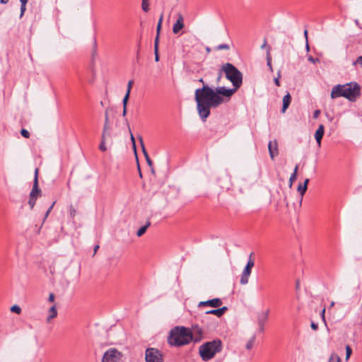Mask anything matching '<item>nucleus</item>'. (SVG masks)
<instances>
[{
  "mask_svg": "<svg viewBox=\"0 0 362 362\" xmlns=\"http://www.w3.org/2000/svg\"><path fill=\"white\" fill-rule=\"evenodd\" d=\"M36 199H37L35 197H30L29 196L28 204H29V206H30L31 209H33L34 206L35 205Z\"/></svg>",
  "mask_w": 362,
  "mask_h": 362,
  "instance_id": "nucleus-26",
  "label": "nucleus"
},
{
  "mask_svg": "<svg viewBox=\"0 0 362 362\" xmlns=\"http://www.w3.org/2000/svg\"><path fill=\"white\" fill-rule=\"evenodd\" d=\"M151 223L148 221L146 224L142 227H141L136 232V235L139 237L142 236L146 231L147 228L150 226Z\"/></svg>",
  "mask_w": 362,
  "mask_h": 362,
  "instance_id": "nucleus-20",
  "label": "nucleus"
},
{
  "mask_svg": "<svg viewBox=\"0 0 362 362\" xmlns=\"http://www.w3.org/2000/svg\"><path fill=\"white\" fill-rule=\"evenodd\" d=\"M308 60L309 62H310L313 63V64H315V63H317V62H320L319 59H317V58H314V57H313L312 56H309V57H308Z\"/></svg>",
  "mask_w": 362,
  "mask_h": 362,
  "instance_id": "nucleus-39",
  "label": "nucleus"
},
{
  "mask_svg": "<svg viewBox=\"0 0 362 362\" xmlns=\"http://www.w3.org/2000/svg\"><path fill=\"white\" fill-rule=\"evenodd\" d=\"M120 359L121 353L115 349H110L105 353L102 362H119Z\"/></svg>",
  "mask_w": 362,
  "mask_h": 362,
  "instance_id": "nucleus-7",
  "label": "nucleus"
},
{
  "mask_svg": "<svg viewBox=\"0 0 362 362\" xmlns=\"http://www.w3.org/2000/svg\"><path fill=\"white\" fill-rule=\"evenodd\" d=\"M310 327L313 329L314 330H317V328H318V325L317 323L314 322H311V325H310Z\"/></svg>",
  "mask_w": 362,
  "mask_h": 362,
  "instance_id": "nucleus-46",
  "label": "nucleus"
},
{
  "mask_svg": "<svg viewBox=\"0 0 362 362\" xmlns=\"http://www.w3.org/2000/svg\"><path fill=\"white\" fill-rule=\"evenodd\" d=\"M184 18L182 14H178V18L175 23L173 26V32L177 34L184 28Z\"/></svg>",
  "mask_w": 362,
  "mask_h": 362,
  "instance_id": "nucleus-12",
  "label": "nucleus"
},
{
  "mask_svg": "<svg viewBox=\"0 0 362 362\" xmlns=\"http://www.w3.org/2000/svg\"><path fill=\"white\" fill-rule=\"evenodd\" d=\"M158 43H159V34L156 35L155 42H154V49H156V51L158 50Z\"/></svg>",
  "mask_w": 362,
  "mask_h": 362,
  "instance_id": "nucleus-35",
  "label": "nucleus"
},
{
  "mask_svg": "<svg viewBox=\"0 0 362 362\" xmlns=\"http://www.w3.org/2000/svg\"><path fill=\"white\" fill-rule=\"evenodd\" d=\"M228 310V308L226 306H223L221 308H218V309H214V310H207L205 312V314L206 315H209V314H211V315H216L217 317H221L226 311Z\"/></svg>",
  "mask_w": 362,
  "mask_h": 362,
  "instance_id": "nucleus-13",
  "label": "nucleus"
},
{
  "mask_svg": "<svg viewBox=\"0 0 362 362\" xmlns=\"http://www.w3.org/2000/svg\"><path fill=\"white\" fill-rule=\"evenodd\" d=\"M21 1V5H26L28 0H20Z\"/></svg>",
  "mask_w": 362,
  "mask_h": 362,
  "instance_id": "nucleus-55",
  "label": "nucleus"
},
{
  "mask_svg": "<svg viewBox=\"0 0 362 362\" xmlns=\"http://www.w3.org/2000/svg\"><path fill=\"white\" fill-rule=\"evenodd\" d=\"M163 14L160 16V18H159V21H158V25H157V34H160V28H161V25H162V21H163Z\"/></svg>",
  "mask_w": 362,
  "mask_h": 362,
  "instance_id": "nucleus-30",
  "label": "nucleus"
},
{
  "mask_svg": "<svg viewBox=\"0 0 362 362\" xmlns=\"http://www.w3.org/2000/svg\"><path fill=\"white\" fill-rule=\"evenodd\" d=\"M57 316V310L55 305H52L49 310V315L47 318V322H50L52 319Z\"/></svg>",
  "mask_w": 362,
  "mask_h": 362,
  "instance_id": "nucleus-18",
  "label": "nucleus"
},
{
  "mask_svg": "<svg viewBox=\"0 0 362 362\" xmlns=\"http://www.w3.org/2000/svg\"><path fill=\"white\" fill-rule=\"evenodd\" d=\"M108 121H109L108 111H107V110H106L105 112V122H108Z\"/></svg>",
  "mask_w": 362,
  "mask_h": 362,
  "instance_id": "nucleus-50",
  "label": "nucleus"
},
{
  "mask_svg": "<svg viewBox=\"0 0 362 362\" xmlns=\"http://www.w3.org/2000/svg\"><path fill=\"white\" fill-rule=\"evenodd\" d=\"M11 310L13 313H16L17 314H20L21 312V308L18 306V305H13L11 308Z\"/></svg>",
  "mask_w": 362,
  "mask_h": 362,
  "instance_id": "nucleus-27",
  "label": "nucleus"
},
{
  "mask_svg": "<svg viewBox=\"0 0 362 362\" xmlns=\"http://www.w3.org/2000/svg\"><path fill=\"white\" fill-rule=\"evenodd\" d=\"M325 308H324L321 312V316L324 321H325Z\"/></svg>",
  "mask_w": 362,
  "mask_h": 362,
  "instance_id": "nucleus-54",
  "label": "nucleus"
},
{
  "mask_svg": "<svg viewBox=\"0 0 362 362\" xmlns=\"http://www.w3.org/2000/svg\"><path fill=\"white\" fill-rule=\"evenodd\" d=\"M279 77H280V73L278 74V77L274 78V83L277 86H280V81H279Z\"/></svg>",
  "mask_w": 362,
  "mask_h": 362,
  "instance_id": "nucleus-44",
  "label": "nucleus"
},
{
  "mask_svg": "<svg viewBox=\"0 0 362 362\" xmlns=\"http://www.w3.org/2000/svg\"><path fill=\"white\" fill-rule=\"evenodd\" d=\"M199 82H200V83H202L203 84L202 88H203L204 86H209L208 84H206V83L204 81V80H203V78H199Z\"/></svg>",
  "mask_w": 362,
  "mask_h": 362,
  "instance_id": "nucleus-53",
  "label": "nucleus"
},
{
  "mask_svg": "<svg viewBox=\"0 0 362 362\" xmlns=\"http://www.w3.org/2000/svg\"><path fill=\"white\" fill-rule=\"evenodd\" d=\"M269 156L272 160L279 155V144L276 139L270 141L268 144Z\"/></svg>",
  "mask_w": 362,
  "mask_h": 362,
  "instance_id": "nucleus-9",
  "label": "nucleus"
},
{
  "mask_svg": "<svg viewBox=\"0 0 362 362\" xmlns=\"http://www.w3.org/2000/svg\"><path fill=\"white\" fill-rule=\"evenodd\" d=\"M127 115V107H123V112H122V116L125 117Z\"/></svg>",
  "mask_w": 362,
  "mask_h": 362,
  "instance_id": "nucleus-56",
  "label": "nucleus"
},
{
  "mask_svg": "<svg viewBox=\"0 0 362 362\" xmlns=\"http://www.w3.org/2000/svg\"><path fill=\"white\" fill-rule=\"evenodd\" d=\"M222 71L226 78L232 83L233 88H227L225 86L213 88L209 86H204L195 90L197 110L203 122H205L210 115L211 108H216L221 104L228 103L243 84V74L233 64H223Z\"/></svg>",
  "mask_w": 362,
  "mask_h": 362,
  "instance_id": "nucleus-1",
  "label": "nucleus"
},
{
  "mask_svg": "<svg viewBox=\"0 0 362 362\" xmlns=\"http://www.w3.org/2000/svg\"><path fill=\"white\" fill-rule=\"evenodd\" d=\"M334 305V302L332 301L330 304V308H332Z\"/></svg>",
  "mask_w": 362,
  "mask_h": 362,
  "instance_id": "nucleus-63",
  "label": "nucleus"
},
{
  "mask_svg": "<svg viewBox=\"0 0 362 362\" xmlns=\"http://www.w3.org/2000/svg\"><path fill=\"white\" fill-rule=\"evenodd\" d=\"M38 169L36 168L35 170V177L33 180V185L32 190L30 193V197H35L36 199L38 197L41 196V189L38 187Z\"/></svg>",
  "mask_w": 362,
  "mask_h": 362,
  "instance_id": "nucleus-8",
  "label": "nucleus"
},
{
  "mask_svg": "<svg viewBox=\"0 0 362 362\" xmlns=\"http://www.w3.org/2000/svg\"><path fill=\"white\" fill-rule=\"evenodd\" d=\"M352 354V349L349 345L346 346V361H348L351 355Z\"/></svg>",
  "mask_w": 362,
  "mask_h": 362,
  "instance_id": "nucleus-24",
  "label": "nucleus"
},
{
  "mask_svg": "<svg viewBox=\"0 0 362 362\" xmlns=\"http://www.w3.org/2000/svg\"><path fill=\"white\" fill-rule=\"evenodd\" d=\"M99 148L102 151H105L107 150V148H106V146H105V134H104V133H103V135H102V140H101L100 144L99 146Z\"/></svg>",
  "mask_w": 362,
  "mask_h": 362,
  "instance_id": "nucleus-25",
  "label": "nucleus"
},
{
  "mask_svg": "<svg viewBox=\"0 0 362 362\" xmlns=\"http://www.w3.org/2000/svg\"><path fill=\"white\" fill-rule=\"evenodd\" d=\"M320 114V110H315L313 112V118L317 119L319 117Z\"/></svg>",
  "mask_w": 362,
  "mask_h": 362,
  "instance_id": "nucleus-43",
  "label": "nucleus"
},
{
  "mask_svg": "<svg viewBox=\"0 0 362 362\" xmlns=\"http://www.w3.org/2000/svg\"><path fill=\"white\" fill-rule=\"evenodd\" d=\"M168 341L175 346L186 345L192 341V333L189 328L176 327L170 331Z\"/></svg>",
  "mask_w": 362,
  "mask_h": 362,
  "instance_id": "nucleus-3",
  "label": "nucleus"
},
{
  "mask_svg": "<svg viewBox=\"0 0 362 362\" xmlns=\"http://www.w3.org/2000/svg\"><path fill=\"white\" fill-rule=\"evenodd\" d=\"M206 51H207V52H210V49H209V47H208V48H206Z\"/></svg>",
  "mask_w": 362,
  "mask_h": 362,
  "instance_id": "nucleus-64",
  "label": "nucleus"
},
{
  "mask_svg": "<svg viewBox=\"0 0 362 362\" xmlns=\"http://www.w3.org/2000/svg\"><path fill=\"white\" fill-rule=\"evenodd\" d=\"M297 175H296V173H292L291 175V177L289 178V186L291 187L293 182L296 180Z\"/></svg>",
  "mask_w": 362,
  "mask_h": 362,
  "instance_id": "nucleus-32",
  "label": "nucleus"
},
{
  "mask_svg": "<svg viewBox=\"0 0 362 362\" xmlns=\"http://www.w3.org/2000/svg\"><path fill=\"white\" fill-rule=\"evenodd\" d=\"M304 36H305V40L307 41L308 40V30H304Z\"/></svg>",
  "mask_w": 362,
  "mask_h": 362,
  "instance_id": "nucleus-58",
  "label": "nucleus"
},
{
  "mask_svg": "<svg viewBox=\"0 0 362 362\" xmlns=\"http://www.w3.org/2000/svg\"><path fill=\"white\" fill-rule=\"evenodd\" d=\"M308 182H309V179L307 178L305 180L303 184H300L298 187V192H299V194L300 195V204L302 203V201H303V197L307 191Z\"/></svg>",
  "mask_w": 362,
  "mask_h": 362,
  "instance_id": "nucleus-15",
  "label": "nucleus"
},
{
  "mask_svg": "<svg viewBox=\"0 0 362 362\" xmlns=\"http://www.w3.org/2000/svg\"><path fill=\"white\" fill-rule=\"evenodd\" d=\"M298 169V165H296L294 168L293 173H296V175H297Z\"/></svg>",
  "mask_w": 362,
  "mask_h": 362,
  "instance_id": "nucleus-57",
  "label": "nucleus"
},
{
  "mask_svg": "<svg viewBox=\"0 0 362 362\" xmlns=\"http://www.w3.org/2000/svg\"><path fill=\"white\" fill-rule=\"evenodd\" d=\"M361 87L357 83H349L344 85L334 86L331 92V98L344 97L354 102L360 95Z\"/></svg>",
  "mask_w": 362,
  "mask_h": 362,
  "instance_id": "nucleus-2",
  "label": "nucleus"
},
{
  "mask_svg": "<svg viewBox=\"0 0 362 362\" xmlns=\"http://www.w3.org/2000/svg\"><path fill=\"white\" fill-rule=\"evenodd\" d=\"M223 73H224V72H223V71H222V67H221L219 69V71L218 72V76L216 77V83H218L221 81V78L223 77Z\"/></svg>",
  "mask_w": 362,
  "mask_h": 362,
  "instance_id": "nucleus-31",
  "label": "nucleus"
},
{
  "mask_svg": "<svg viewBox=\"0 0 362 362\" xmlns=\"http://www.w3.org/2000/svg\"><path fill=\"white\" fill-rule=\"evenodd\" d=\"M21 134L22 135V136L28 139L30 137V133L28 130L25 129H22L21 131Z\"/></svg>",
  "mask_w": 362,
  "mask_h": 362,
  "instance_id": "nucleus-33",
  "label": "nucleus"
},
{
  "mask_svg": "<svg viewBox=\"0 0 362 362\" xmlns=\"http://www.w3.org/2000/svg\"><path fill=\"white\" fill-rule=\"evenodd\" d=\"M138 170H139V176H140V177H142V174H141V170H140V166H139V165H138Z\"/></svg>",
  "mask_w": 362,
  "mask_h": 362,
  "instance_id": "nucleus-61",
  "label": "nucleus"
},
{
  "mask_svg": "<svg viewBox=\"0 0 362 362\" xmlns=\"http://www.w3.org/2000/svg\"><path fill=\"white\" fill-rule=\"evenodd\" d=\"M270 51H271V47H268L267 51V64L269 66V70L271 71H272L273 70H272V56L270 54Z\"/></svg>",
  "mask_w": 362,
  "mask_h": 362,
  "instance_id": "nucleus-21",
  "label": "nucleus"
},
{
  "mask_svg": "<svg viewBox=\"0 0 362 362\" xmlns=\"http://www.w3.org/2000/svg\"><path fill=\"white\" fill-rule=\"evenodd\" d=\"M145 158H146V163H147V164L148 165V166L152 167V165H153V162H152V160H151V158H150L149 156H147V157H145Z\"/></svg>",
  "mask_w": 362,
  "mask_h": 362,
  "instance_id": "nucleus-42",
  "label": "nucleus"
},
{
  "mask_svg": "<svg viewBox=\"0 0 362 362\" xmlns=\"http://www.w3.org/2000/svg\"><path fill=\"white\" fill-rule=\"evenodd\" d=\"M357 64H358V65H360L361 66H362V56L358 57L356 59V61H354V62H353V65H354V66H356V65H357Z\"/></svg>",
  "mask_w": 362,
  "mask_h": 362,
  "instance_id": "nucleus-34",
  "label": "nucleus"
},
{
  "mask_svg": "<svg viewBox=\"0 0 362 362\" xmlns=\"http://www.w3.org/2000/svg\"><path fill=\"white\" fill-rule=\"evenodd\" d=\"M139 141H140V144H141L142 152H143V154H144V157L148 156V154L147 151H146V149L145 148V146H144L142 137L141 136H139Z\"/></svg>",
  "mask_w": 362,
  "mask_h": 362,
  "instance_id": "nucleus-23",
  "label": "nucleus"
},
{
  "mask_svg": "<svg viewBox=\"0 0 362 362\" xmlns=\"http://www.w3.org/2000/svg\"><path fill=\"white\" fill-rule=\"evenodd\" d=\"M269 310L262 312L258 314L257 323L258 325H264L268 320Z\"/></svg>",
  "mask_w": 362,
  "mask_h": 362,
  "instance_id": "nucleus-16",
  "label": "nucleus"
},
{
  "mask_svg": "<svg viewBox=\"0 0 362 362\" xmlns=\"http://www.w3.org/2000/svg\"><path fill=\"white\" fill-rule=\"evenodd\" d=\"M8 1V0H1V4H6Z\"/></svg>",
  "mask_w": 362,
  "mask_h": 362,
  "instance_id": "nucleus-62",
  "label": "nucleus"
},
{
  "mask_svg": "<svg viewBox=\"0 0 362 362\" xmlns=\"http://www.w3.org/2000/svg\"><path fill=\"white\" fill-rule=\"evenodd\" d=\"M141 6H142V9L144 11H148V1H142V4H141Z\"/></svg>",
  "mask_w": 362,
  "mask_h": 362,
  "instance_id": "nucleus-37",
  "label": "nucleus"
},
{
  "mask_svg": "<svg viewBox=\"0 0 362 362\" xmlns=\"http://www.w3.org/2000/svg\"><path fill=\"white\" fill-rule=\"evenodd\" d=\"M255 265L254 260L252 259V254L250 255L249 259L247 261V263L244 268L241 277H240V284L243 285H245L248 283L249 277L252 272V269Z\"/></svg>",
  "mask_w": 362,
  "mask_h": 362,
  "instance_id": "nucleus-6",
  "label": "nucleus"
},
{
  "mask_svg": "<svg viewBox=\"0 0 362 362\" xmlns=\"http://www.w3.org/2000/svg\"><path fill=\"white\" fill-rule=\"evenodd\" d=\"M99 248V245H97L94 247V255L95 254V252H97V250H98Z\"/></svg>",
  "mask_w": 362,
  "mask_h": 362,
  "instance_id": "nucleus-59",
  "label": "nucleus"
},
{
  "mask_svg": "<svg viewBox=\"0 0 362 362\" xmlns=\"http://www.w3.org/2000/svg\"><path fill=\"white\" fill-rule=\"evenodd\" d=\"M255 341H256V336H255V334H253L250 337V339L247 341V343L245 344L246 349L251 350L255 346Z\"/></svg>",
  "mask_w": 362,
  "mask_h": 362,
  "instance_id": "nucleus-19",
  "label": "nucleus"
},
{
  "mask_svg": "<svg viewBox=\"0 0 362 362\" xmlns=\"http://www.w3.org/2000/svg\"><path fill=\"white\" fill-rule=\"evenodd\" d=\"M191 332L194 341H199L202 338L203 331L199 325H193Z\"/></svg>",
  "mask_w": 362,
  "mask_h": 362,
  "instance_id": "nucleus-11",
  "label": "nucleus"
},
{
  "mask_svg": "<svg viewBox=\"0 0 362 362\" xmlns=\"http://www.w3.org/2000/svg\"><path fill=\"white\" fill-rule=\"evenodd\" d=\"M259 332H262L264 329V325H258Z\"/></svg>",
  "mask_w": 362,
  "mask_h": 362,
  "instance_id": "nucleus-51",
  "label": "nucleus"
},
{
  "mask_svg": "<svg viewBox=\"0 0 362 362\" xmlns=\"http://www.w3.org/2000/svg\"><path fill=\"white\" fill-rule=\"evenodd\" d=\"M129 131H130V133H131V141L132 142V145H133V148H134V152L135 153H136V143H135V139L132 134V133L131 132V130H130V128L129 127Z\"/></svg>",
  "mask_w": 362,
  "mask_h": 362,
  "instance_id": "nucleus-36",
  "label": "nucleus"
},
{
  "mask_svg": "<svg viewBox=\"0 0 362 362\" xmlns=\"http://www.w3.org/2000/svg\"><path fill=\"white\" fill-rule=\"evenodd\" d=\"M325 132V128L322 124H320L315 133V138L319 146L321 144V141Z\"/></svg>",
  "mask_w": 362,
  "mask_h": 362,
  "instance_id": "nucleus-14",
  "label": "nucleus"
},
{
  "mask_svg": "<svg viewBox=\"0 0 362 362\" xmlns=\"http://www.w3.org/2000/svg\"><path fill=\"white\" fill-rule=\"evenodd\" d=\"M129 93H126L123 100H122V105H123V107H127V103H128V100L129 98Z\"/></svg>",
  "mask_w": 362,
  "mask_h": 362,
  "instance_id": "nucleus-29",
  "label": "nucleus"
},
{
  "mask_svg": "<svg viewBox=\"0 0 362 362\" xmlns=\"http://www.w3.org/2000/svg\"><path fill=\"white\" fill-rule=\"evenodd\" d=\"M133 83H134V81H133L132 80H130V81L128 82L127 93H129V94H130V92H131V89H132V88Z\"/></svg>",
  "mask_w": 362,
  "mask_h": 362,
  "instance_id": "nucleus-40",
  "label": "nucleus"
},
{
  "mask_svg": "<svg viewBox=\"0 0 362 362\" xmlns=\"http://www.w3.org/2000/svg\"><path fill=\"white\" fill-rule=\"evenodd\" d=\"M25 10H26V5H21V15H20L21 18L23 16Z\"/></svg>",
  "mask_w": 362,
  "mask_h": 362,
  "instance_id": "nucleus-41",
  "label": "nucleus"
},
{
  "mask_svg": "<svg viewBox=\"0 0 362 362\" xmlns=\"http://www.w3.org/2000/svg\"><path fill=\"white\" fill-rule=\"evenodd\" d=\"M109 129H110V126H109L108 122H105L104 128H103V133L105 134V132L106 131H107Z\"/></svg>",
  "mask_w": 362,
  "mask_h": 362,
  "instance_id": "nucleus-45",
  "label": "nucleus"
},
{
  "mask_svg": "<svg viewBox=\"0 0 362 362\" xmlns=\"http://www.w3.org/2000/svg\"><path fill=\"white\" fill-rule=\"evenodd\" d=\"M76 214V210L74 208L70 209V215L74 217Z\"/></svg>",
  "mask_w": 362,
  "mask_h": 362,
  "instance_id": "nucleus-49",
  "label": "nucleus"
},
{
  "mask_svg": "<svg viewBox=\"0 0 362 362\" xmlns=\"http://www.w3.org/2000/svg\"><path fill=\"white\" fill-rule=\"evenodd\" d=\"M268 47H269V46H267V40H266V39H264V43H263V44H262V45L261 46V48H262V49H264V48H265V47H267V48Z\"/></svg>",
  "mask_w": 362,
  "mask_h": 362,
  "instance_id": "nucleus-52",
  "label": "nucleus"
},
{
  "mask_svg": "<svg viewBox=\"0 0 362 362\" xmlns=\"http://www.w3.org/2000/svg\"><path fill=\"white\" fill-rule=\"evenodd\" d=\"M223 349V342L220 339H215L210 341L202 344L199 347V354L204 361H209L212 359L218 353Z\"/></svg>",
  "mask_w": 362,
  "mask_h": 362,
  "instance_id": "nucleus-4",
  "label": "nucleus"
},
{
  "mask_svg": "<svg viewBox=\"0 0 362 362\" xmlns=\"http://www.w3.org/2000/svg\"><path fill=\"white\" fill-rule=\"evenodd\" d=\"M54 204H55V202H54L52 204V205L49 207V209L47 210V211L45 214V218H46L49 216V213L51 212L52 209H53Z\"/></svg>",
  "mask_w": 362,
  "mask_h": 362,
  "instance_id": "nucleus-38",
  "label": "nucleus"
},
{
  "mask_svg": "<svg viewBox=\"0 0 362 362\" xmlns=\"http://www.w3.org/2000/svg\"><path fill=\"white\" fill-rule=\"evenodd\" d=\"M49 302H54V293H50L48 298Z\"/></svg>",
  "mask_w": 362,
  "mask_h": 362,
  "instance_id": "nucleus-47",
  "label": "nucleus"
},
{
  "mask_svg": "<svg viewBox=\"0 0 362 362\" xmlns=\"http://www.w3.org/2000/svg\"><path fill=\"white\" fill-rule=\"evenodd\" d=\"M146 362H163V355L160 351L155 348H147L145 351Z\"/></svg>",
  "mask_w": 362,
  "mask_h": 362,
  "instance_id": "nucleus-5",
  "label": "nucleus"
},
{
  "mask_svg": "<svg viewBox=\"0 0 362 362\" xmlns=\"http://www.w3.org/2000/svg\"><path fill=\"white\" fill-rule=\"evenodd\" d=\"M305 47H306L307 51L308 52V51H309V49H310V47H309V44H308V40L306 41V45H305Z\"/></svg>",
  "mask_w": 362,
  "mask_h": 362,
  "instance_id": "nucleus-60",
  "label": "nucleus"
},
{
  "mask_svg": "<svg viewBox=\"0 0 362 362\" xmlns=\"http://www.w3.org/2000/svg\"><path fill=\"white\" fill-rule=\"evenodd\" d=\"M291 102V96L289 93H287L286 95H285L283 98V105L281 109V112L284 113L288 106L290 105V103Z\"/></svg>",
  "mask_w": 362,
  "mask_h": 362,
  "instance_id": "nucleus-17",
  "label": "nucleus"
},
{
  "mask_svg": "<svg viewBox=\"0 0 362 362\" xmlns=\"http://www.w3.org/2000/svg\"><path fill=\"white\" fill-rule=\"evenodd\" d=\"M154 52H155V60H156V62H158L159 61L158 50L156 51V49H154Z\"/></svg>",
  "mask_w": 362,
  "mask_h": 362,
  "instance_id": "nucleus-48",
  "label": "nucleus"
},
{
  "mask_svg": "<svg viewBox=\"0 0 362 362\" xmlns=\"http://www.w3.org/2000/svg\"><path fill=\"white\" fill-rule=\"evenodd\" d=\"M328 362H341V361L337 354L332 353L329 357Z\"/></svg>",
  "mask_w": 362,
  "mask_h": 362,
  "instance_id": "nucleus-22",
  "label": "nucleus"
},
{
  "mask_svg": "<svg viewBox=\"0 0 362 362\" xmlns=\"http://www.w3.org/2000/svg\"><path fill=\"white\" fill-rule=\"evenodd\" d=\"M223 302L220 298H216L206 301L199 303L198 307L210 306L212 308H218L222 305Z\"/></svg>",
  "mask_w": 362,
  "mask_h": 362,
  "instance_id": "nucleus-10",
  "label": "nucleus"
},
{
  "mask_svg": "<svg viewBox=\"0 0 362 362\" xmlns=\"http://www.w3.org/2000/svg\"><path fill=\"white\" fill-rule=\"evenodd\" d=\"M230 47L227 44H221L218 46L216 47V50H221V49H229Z\"/></svg>",
  "mask_w": 362,
  "mask_h": 362,
  "instance_id": "nucleus-28",
  "label": "nucleus"
}]
</instances>
